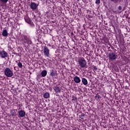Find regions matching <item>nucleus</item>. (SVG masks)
Returning <instances> with one entry per match:
<instances>
[{"label":"nucleus","mask_w":130,"mask_h":130,"mask_svg":"<svg viewBox=\"0 0 130 130\" xmlns=\"http://www.w3.org/2000/svg\"><path fill=\"white\" fill-rule=\"evenodd\" d=\"M25 40L24 41V42H27L28 39L26 38H25Z\"/></svg>","instance_id":"a211bd4d"},{"label":"nucleus","mask_w":130,"mask_h":130,"mask_svg":"<svg viewBox=\"0 0 130 130\" xmlns=\"http://www.w3.org/2000/svg\"><path fill=\"white\" fill-rule=\"evenodd\" d=\"M109 58L111 59V60H114L117 58V55L115 54L114 53H111L109 55Z\"/></svg>","instance_id":"20e7f679"},{"label":"nucleus","mask_w":130,"mask_h":130,"mask_svg":"<svg viewBox=\"0 0 130 130\" xmlns=\"http://www.w3.org/2000/svg\"><path fill=\"white\" fill-rule=\"evenodd\" d=\"M18 114L20 116V117H24L25 116L26 113H25V111L23 110H20L18 112Z\"/></svg>","instance_id":"6e6552de"},{"label":"nucleus","mask_w":130,"mask_h":130,"mask_svg":"<svg viewBox=\"0 0 130 130\" xmlns=\"http://www.w3.org/2000/svg\"><path fill=\"white\" fill-rule=\"evenodd\" d=\"M41 75L42 77H45L47 75V72L45 70H44L42 72Z\"/></svg>","instance_id":"ddd939ff"},{"label":"nucleus","mask_w":130,"mask_h":130,"mask_svg":"<svg viewBox=\"0 0 130 130\" xmlns=\"http://www.w3.org/2000/svg\"><path fill=\"white\" fill-rule=\"evenodd\" d=\"M82 82L83 85H88V81L85 78H82Z\"/></svg>","instance_id":"9b49d317"},{"label":"nucleus","mask_w":130,"mask_h":130,"mask_svg":"<svg viewBox=\"0 0 130 130\" xmlns=\"http://www.w3.org/2000/svg\"><path fill=\"white\" fill-rule=\"evenodd\" d=\"M118 10H119V11H121V7L120 6L118 7Z\"/></svg>","instance_id":"6ab92c4d"},{"label":"nucleus","mask_w":130,"mask_h":130,"mask_svg":"<svg viewBox=\"0 0 130 130\" xmlns=\"http://www.w3.org/2000/svg\"><path fill=\"white\" fill-rule=\"evenodd\" d=\"M9 2V0H0V3L2 4H7Z\"/></svg>","instance_id":"2eb2a0df"},{"label":"nucleus","mask_w":130,"mask_h":130,"mask_svg":"<svg viewBox=\"0 0 130 130\" xmlns=\"http://www.w3.org/2000/svg\"><path fill=\"white\" fill-rule=\"evenodd\" d=\"M25 20L26 23H28V24H29V25H31V26H33L34 24H33V22H32V21L29 17H25Z\"/></svg>","instance_id":"0eeeda50"},{"label":"nucleus","mask_w":130,"mask_h":130,"mask_svg":"<svg viewBox=\"0 0 130 130\" xmlns=\"http://www.w3.org/2000/svg\"><path fill=\"white\" fill-rule=\"evenodd\" d=\"M5 75L7 77H8V78H11V77H12L14 74L13 73V71H12L11 69L7 68L5 70Z\"/></svg>","instance_id":"f257e3e1"},{"label":"nucleus","mask_w":130,"mask_h":130,"mask_svg":"<svg viewBox=\"0 0 130 130\" xmlns=\"http://www.w3.org/2000/svg\"><path fill=\"white\" fill-rule=\"evenodd\" d=\"M49 93L46 92L44 94V98H45L46 99H47L49 98Z\"/></svg>","instance_id":"4468645a"},{"label":"nucleus","mask_w":130,"mask_h":130,"mask_svg":"<svg viewBox=\"0 0 130 130\" xmlns=\"http://www.w3.org/2000/svg\"><path fill=\"white\" fill-rule=\"evenodd\" d=\"M95 4H100V0H96Z\"/></svg>","instance_id":"f3484780"},{"label":"nucleus","mask_w":130,"mask_h":130,"mask_svg":"<svg viewBox=\"0 0 130 130\" xmlns=\"http://www.w3.org/2000/svg\"><path fill=\"white\" fill-rule=\"evenodd\" d=\"M51 76H53V73H51Z\"/></svg>","instance_id":"aec40b11"},{"label":"nucleus","mask_w":130,"mask_h":130,"mask_svg":"<svg viewBox=\"0 0 130 130\" xmlns=\"http://www.w3.org/2000/svg\"><path fill=\"white\" fill-rule=\"evenodd\" d=\"M0 56L2 58H6V57H8V53L5 51H1L0 52Z\"/></svg>","instance_id":"39448f33"},{"label":"nucleus","mask_w":130,"mask_h":130,"mask_svg":"<svg viewBox=\"0 0 130 130\" xmlns=\"http://www.w3.org/2000/svg\"><path fill=\"white\" fill-rule=\"evenodd\" d=\"M74 82H75V83H79L81 82V79H80V78L77 76L74 77Z\"/></svg>","instance_id":"1a4fd4ad"},{"label":"nucleus","mask_w":130,"mask_h":130,"mask_svg":"<svg viewBox=\"0 0 130 130\" xmlns=\"http://www.w3.org/2000/svg\"><path fill=\"white\" fill-rule=\"evenodd\" d=\"M79 64L81 68H85L86 67V60L84 58H80L78 60Z\"/></svg>","instance_id":"f03ea898"},{"label":"nucleus","mask_w":130,"mask_h":130,"mask_svg":"<svg viewBox=\"0 0 130 130\" xmlns=\"http://www.w3.org/2000/svg\"><path fill=\"white\" fill-rule=\"evenodd\" d=\"M54 90H55L56 93H59L60 92V88L57 86L54 87Z\"/></svg>","instance_id":"f8f14e48"},{"label":"nucleus","mask_w":130,"mask_h":130,"mask_svg":"<svg viewBox=\"0 0 130 130\" xmlns=\"http://www.w3.org/2000/svg\"><path fill=\"white\" fill-rule=\"evenodd\" d=\"M37 7H38V5L35 3H31L30 4V8L32 10V11L36 10V9H37Z\"/></svg>","instance_id":"423d86ee"},{"label":"nucleus","mask_w":130,"mask_h":130,"mask_svg":"<svg viewBox=\"0 0 130 130\" xmlns=\"http://www.w3.org/2000/svg\"><path fill=\"white\" fill-rule=\"evenodd\" d=\"M18 66L19 68H23V64L21 62L18 63Z\"/></svg>","instance_id":"dca6fc26"},{"label":"nucleus","mask_w":130,"mask_h":130,"mask_svg":"<svg viewBox=\"0 0 130 130\" xmlns=\"http://www.w3.org/2000/svg\"><path fill=\"white\" fill-rule=\"evenodd\" d=\"M44 54L45 56H47V57H49V55H50V53H49V49L46 46H45L44 47Z\"/></svg>","instance_id":"7ed1b4c3"},{"label":"nucleus","mask_w":130,"mask_h":130,"mask_svg":"<svg viewBox=\"0 0 130 130\" xmlns=\"http://www.w3.org/2000/svg\"><path fill=\"white\" fill-rule=\"evenodd\" d=\"M2 35L4 37H7L9 35V34L8 33V31L7 29H4L2 32Z\"/></svg>","instance_id":"9d476101"}]
</instances>
